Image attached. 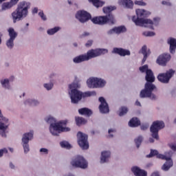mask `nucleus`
<instances>
[{
  "label": "nucleus",
  "mask_w": 176,
  "mask_h": 176,
  "mask_svg": "<svg viewBox=\"0 0 176 176\" xmlns=\"http://www.w3.org/2000/svg\"><path fill=\"white\" fill-rule=\"evenodd\" d=\"M64 176H75V175H74V174L72 173H67V174H65Z\"/></svg>",
  "instance_id": "64"
},
{
  "label": "nucleus",
  "mask_w": 176,
  "mask_h": 176,
  "mask_svg": "<svg viewBox=\"0 0 176 176\" xmlns=\"http://www.w3.org/2000/svg\"><path fill=\"white\" fill-rule=\"evenodd\" d=\"M168 45H170L169 50L171 54H174L175 53L176 50V38H169L167 41Z\"/></svg>",
  "instance_id": "21"
},
{
  "label": "nucleus",
  "mask_w": 176,
  "mask_h": 176,
  "mask_svg": "<svg viewBox=\"0 0 176 176\" xmlns=\"http://www.w3.org/2000/svg\"><path fill=\"white\" fill-rule=\"evenodd\" d=\"M31 8V4L26 1L20 2L16 10L11 13V19L12 23L16 24L17 21H21L23 19L28 17L29 14L28 10Z\"/></svg>",
  "instance_id": "4"
},
{
  "label": "nucleus",
  "mask_w": 176,
  "mask_h": 176,
  "mask_svg": "<svg viewBox=\"0 0 176 176\" xmlns=\"http://www.w3.org/2000/svg\"><path fill=\"white\" fill-rule=\"evenodd\" d=\"M97 96L96 91H87L86 92H82V98L86 97H94Z\"/></svg>",
  "instance_id": "35"
},
{
  "label": "nucleus",
  "mask_w": 176,
  "mask_h": 176,
  "mask_svg": "<svg viewBox=\"0 0 176 176\" xmlns=\"http://www.w3.org/2000/svg\"><path fill=\"white\" fill-rule=\"evenodd\" d=\"M170 60H171V55H170V54H163L159 56L156 63L157 64H159V65L166 67L167 63H168Z\"/></svg>",
  "instance_id": "15"
},
{
  "label": "nucleus",
  "mask_w": 176,
  "mask_h": 176,
  "mask_svg": "<svg viewBox=\"0 0 176 176\" xmlns=\"http://www.w3.org/2000/svg\"><path fill=\"white\" fill-rule=\"evenodd\" d=\"M91 21L94 24H98V25H105L107 23H109V24H114L116 23L115 16L112 14H109V16H96L93 18Z\"/></svg>",
  "instance_id": "9"
},
{
  "label": "nucleus",
  "mask_w": 176,
  "mask_h": 176,
  "mask_svg": "<svg viewBox=\"0 0 176 176\" xmlns=\"http://www.w3.org/2000/svg\"><path fill=\"white\" fill-rule=\"evenodd\" d=\"M112 53L114 54H118V56H120L121 57H126V56L131 55L130 50L122 47H114Z\"/></svg>",
  "instance_id": "17"
},
{
  "label": "nucleus",
  "mask_w": 176,
  "mask_h": 176,
  "mask_svg": "<svg viewBox=\"0 0 176 176\" xmlns=\"http://www.w3.org/2000/svg\"><path fill=\"white\" fill-rule=\"evenodd\" d=\"M135 105H137L138 107H141V102H140V101L138 100H136Z\"/></svg>",
  "instance_id": "62"
},
{
  "label": "nucleus",
  "mask_w": 176,
  "mask_h": 176,
  "mask_svg": "<svg viewBox=\"0 0 176 176\" xmlns=\"http://www.w3.org/2000/svg\"><path fill=\"white\" fill-rule=\"evenodd\" d=\"M72 167L86 170L89 167V162L82 155L74 156L70 162Z\"/></svg>",
  "instance_id": "8"
},
{
  "label": "nucleus",
  "mask_w": 176,
  "mask_h": 176,
  "mask_svg": "<svg viewBox=\"0 0 176 176\" xmlns=\"http://www.w3.org/2000/svg\"><path fill=\"white\" fill-rule=\"evenodd\" d=\"M171 156H173V151H171L166 152L164 154H157V159L166 160V162L162 166V170H163V171H168L170 167L173 166L174 163L173 162V159H171Z\"/></svg>",
  "instance_id": "7"
},
{
  "label": "nucleus",
  "mask_w": 176,
  "mask_h": 176,
  "mask_svg": "<svg viewBox=\"0 0 176 176\" xmlns=\"http://www.w3.org/2000/svg\"><path fill=\"white\" fill-rule=\"evenodd\" d=\"M78 113H80V115H85V116H91L93 112L87 108H82L78 110Z\"/></svg>",
  "instance_id": "30"
},
{
  "label": "nucleus",
  "mask_w": 176,
  "mask_h": 176,
  "mask_svg": "<svg viewBox=\"0 0 176 176\" xmlns=\"http://www.w3.org/2000/svg\"><path fill=\"white\" fill-rule=\"evenodd\" d=\"M107 86V80L104 78L96 77V89H102Z\"/></svg>",
  "instance_id": "26"
},
{
  "label": "nucleus",
  "mask_w": 176,
  "mask_h": 176,
  "mask_svg": "<svg viewBox=\"0 0 176 176\" xmlns=\"http://www.w3.org/2000/svg\"><path fill=\"white\" fill-rule=\"evenodd\" d=\"M10 1L14 5H17V3L19 2V0H10Z\"/></svg>",
  "instance_id": "60"
},
{
  "label": "nucleus",
  "mask_w": 176,
  "mask_h": 176,
  "mask_svg": "<svg viewBox=\"0 0 176 176\" xmlns=\"http://www.w3.org/2000/svg\"><path fill=\"white\" fill-rule=\"evenodd\" d=\"M10 126V121L9 118L3 116L2 111L0 109V137H2V138H6L8 137Z\"/></svg>",
  "instance_id": "6"
},
{
  "label": "nucleus",
  "mask_w": 176,
  "mask_h": 176,
  "mask_svg": "<svg viewBox=\"0 0 176 176\" xmlns=\"http://www.w3.org/2000/svg\"><path fill=\"white\" fill-rule=\"evenodd\" d=\"M38 16L43 21H46L47 20V18L46 17V15H45V14L43 13V11H41L38 13Z\"/></svg>",
  "instance_id": "49"
},
{
  "label": "nucleus",
  "mask_w": 176,
  "mask_h": 176,
  "mask_svg": "<svg viewBox=\"0 0 176 176\" xmlns=\"http://www.w3.org/2000/svg\"><path fill=\"white\" fill-rule=\"evenodd\" d=\"M136 16L132 17V21L134 22L135 25L139 27H145L153 30L154 27H156L160 21V18L155 17L153 21L149 19H145V17H149L151 16V12L144 9H137L135 10Z\"/></svg>",
  "instance_id": "2"
},
{
  "label": "nucleus",
  "mask_w": 176,
  "mask_h": 176,
  "mask_svg": "<svg viewBox=\"0 0 176 176\" xmlns=\"http://www.w3.org/2000/svg\"><path fill=\"white\" fill-rule=\"evenodd\" d=\"M60 146H61V148H63L65 149H72V145L66 140L60 142Z\"/></svg>",
  "instance_id": "34"
},
{
  "label": "nucleus",
  "mask_w": 176,
  "mask_h": 176,
  "mask_svg": "<svg viewBox=\"0 0 176 176\" xmlns=\"http://www.w3.org/2000/svg\"><path fill=\"white\" fill-rule=\"evenodd\" d=\"M1 83L2 85V87L4 89H6L7 90H10V82H9V79L6 78L1 80Z\"/></svg>",
  "instance_id": "33"
},
{
  "label": "nucleus",
  "mask_w": 176,
  "mask_h": 176,
  "mask_svg": "<svg viewBox=\"0 0 176 176\" xmlns=\"http://www.w3.org/2000/svg\"><path fill=\"white\" fill-rule=\"evenodd\" d=\"M8 31L10 36L9 39H12L14 41L16 38H17V32H16L13 28H10Z\"/></svg>",
  "instance_id": "31"
},
{
  "label": "nucleus",
  "mask_w": 176,
  "mask_h": 176,
  "mask_svg": "<svg viewBox=\"0 0 176 176\" xmlns=\"http://www.w3.org/2000/svg\"><path fill=\"white\" fill-rule=\"evenodd\" d=\"M115 131H116V130L113 129H109V134L110 137H113V135L112 134V133H115Z\"/></svg>",
  "instance_id": "55"
},
{
  "label": "nucleus",
  "mask_w": 176,
  "mask_h": 176,
  "mask_svg": "<svg viewBox=\"0 0 176 176\" xmlns=\"http://www.w3.org/2000/svg\"><path fill=\"white\" fill-rule=\"evenodd\" d=\"M6 46L8 49H13L14 46V40L12 38H9L6 41Z\"/></svg>",
  "instance_id": "43"
},
{
  "label": "nucleus",
  "mask_w": 176,
  "mask_h": 176,
  "mask_svg": "<svg viewBox=\"0 0 176 176\" xmlns=\"http://www.w3.org/2000/svg\"><path fill=\"white\" fill-rule=\"evenodd\" d=\"M142 54H143L144 58L142 59V63H145L146 61V59L148 58V57H149V56H151V50H149V48H148V47H146V45H144L142 47Z\"/></svg>",
  "instance_id": "23"
},
{
  "label": "nucleus",
  "mask_w": 176,
  "mask_h": 176,
  "mask_svg": "<svg viewBox=\"0 0 176 176\" xmlns=\"http://www.w3.org/2000/svg\"><path fill=\"white\" fill-rule=\"evenodd\" d=\"M116 6H107L103 8V12L108 14V13H111V12L116 10Z\"/></svg>",
  "instance_id": "40"
},
{
  "label": "nucleus",
  "mask_w": 176,
  "mask_h": 176,
  "mask_svg": "<svg viewBox=\"0 0 176 176\" xmlns=\"http://www.w3.org/2000/svg\"><path fill=\"white\" fill-rule=\"evenodd\" d=\"M143 140L144 138L142 135H139L135 139V143L136 144L137 148H140Z\"/></svg>",
  "instance_id": "41"
},
{
  "label": "nucleus",
  "mask_w": 176,
  "mask_h": 176,
  "mask_svg": "<svg viewBox=\"0 0 176 176\" xmlns=\"http://www.w3.org/2000/svg\"><path fill=\"white\" fill-rule=\"evenodd\" d=\"M21 146H23V152L25 155H27L30 153V151H31V148H30V143H21Z\"/></svg>",
  "instance_id": "39"
},
{
  "label": "nucleus",
  "mask_w": 176,
  "mask_h": 176,
  "mask_svg": "<svg viewBox=\"0 0 176 176\" xmlns=\"http://www.w3.org/2000/svg\"><path fill=\"white\" fill-rule=\"evenodd\" d=\"M89 2H91L93 3L94 6L96 8H101L105 5V2L101 1L100 0H88Z\"/></svg>",
  "instance_id": "32"
},
{
  "label": "nucleus",
  "mask_w": 176,
  "mask_h": 176,
  "mask_svg": "<svg viewBox=\"0 0 176 176\" xmlns=\"http://www.w3.org/2000/svg\"><path fill=\"white\" fill-rule=\"evenodd\" d=\"M43 87H45V89H46V90H52V89H53V84L52 83H45L43 85Z\"/></svg>",
  "instance_id": "48"
},
{
  "label": "nucleus",
  "mask_w": 176,
  "mask_h": 176,
  "mask_svg": "<svg viewBox=\"0 0 176 176\" xmlns=\"http://www.w3.org/2000/svg\"><path fill=\"white\" fill-rule=\"evenodd\" d=\"M44 120L50 124V133L55 137L60 135L61 133H68L71 130V128L65 126L68 124V120H62L57 122L54 117L48 116L45 118Z\"/></svg>",
  "instance_id": "3"
},
{
  "label": "nucleus",
  "mask_w": 176,
  "mask_h": 176,
  "mask_svg": "<svg viewBox=\"0 0 176 176\" xmlns=\"http://www.w3.org/2000/svg\"><path fill=\"white\" fill-rule=\"evenodd\" d=\"M164 126L165 124L163 121L157 120L153 122L150 128L153 138L159 140V131L164 129Z\"/></svg>",
  "instance_id": "10"
},
{
  "label": "nucleus",
  "mask_w": 176,
  "mask_h": 176,
  "mask_svg": "<svg viewBox=\"0 0 176 176\" xmlns=\"http://www.w3.org/2000/svg\"><path fill=\"white\" fill-rule=\"evenodd\" d=\"M107 35H113V34H116L115 28L107 31Z\"/></svg>",
  "instance_id": "52"
},
{
  "label": "nucleus",
  "mask_w": 176,
  "mask_h": 176,
  "mask_svg": "<svg viewBox=\"0 0 176 176\" xmlns=\"http://www.w3.org/2000/svg\"><path fill=\"white\" fill-rule=\"evenodd\" d=\"M25 105H31L32 107H36L39 105V100L34 98H29L25 100Z\"/></svg>",
  "instance_id": "27"
},
{
  "label": "nucleus",
  "mask_w": 176,
  "mask_h": 176,
  "mask_svg": "<svg viewBox=\"0 0 176 176\" xmlns=\"http://www.w3.org/2000/svg\"><path fill=\"white\" fill-rule=\"evenodd\" d=\"M168 146H169L172 151H176V142L168 143Z\"/></svg>",
  "instance_id": "47"
},
{
  "label": "nucleus",
  "mask_w": 176,
  "mask_h": 176,
  "mask_svg": "<svg viewBox=\"0 0 176 176\" xmlns=\"http://www.w3.org/2000/svg\"><path fill=\"white\" fill-rule=\"evenodd\" d=\"M34 139V131H30L23 134L21 138L22 144H30V142Z\"/></svg>",
  "instance_id": "18"
},
{
  "label": "nucleus",
  "mask_w": 176,
  "mask_h": 176,
  "mask_svg": "<svg viewBox=\"0 0 176 176\" xmlns=\"http://www.w3.org/2000/svg\"><path fill=\"white\" fill-rule=\"evenodd\" d=\"M140 72H146V82L144 85V89L140 91V98H150V100H156V95L153 91L156 90V86L153 85L155 82V76L153 72L148 67V65H144L140 67Z\"/></svg>",
  "instance_id": "1"
},
{
  "label": "nucleus",
  "mask_w": 176,
  "mask_h": 176,
  "mask_svg": "<svg viewBox=\"0 0 176 176\" xmlns=\"http://www.w3.org/2000/svg\"><path fill=\"white\" fill-rule=\"evenodd\" d=\"M119 3L126 9H133V6H134V3L131 0H119Z\"/></svg>",
  "instance_id": "25"
},
{
  "label": "nucleus",
  "mask_w": 176,
  "mask_h": 176,
  "mask_svg": "<svg viewBox=\"0 0 176 176\" xmlns=\"http://www.w3.org/2000/svg\"><path fill=\"white\" fill-rule=\"evenodd\" d=\"M15 6L10 1L3 3L1 5V12H5L6 10H9Z\"/></svg>",
  "instance_id": "28"
},
{
  "label": "nucleus",
  "mask_w": 176,
  "mask_h": 176,
  "mask_svg": "<svg viewBox=\"0 0 176 176\" xmlns=\"http://www.w3.org/2000/svg\"><path fill=\"white\" fill-rule=\"evenodd\" d=\"M175 72L173 69H169L166 73H161L157 76V79L161 83H168Z\"/></svg>",
  "instance_id": "13"
},
{
  "label": "nucleus",
  "mask_w": 176,
  "mask_h": 176,
  "mask_svg": "<svg viewBox=\"0 0 176 176\" xmlns=\"http://www.w3.org/2000/svg\"><path fill=\"white\" fill-rule=\"evenodd\" d=\"M148 142H151V143H153V142H155V140H153V138H150L149 140H148Z\"/></svg>",
  "instance_id": "63"
},
{
  "label": "nucleus",
  "mask_w": 176,
  "mask_h": 176,
  "mask_svg": "<svg viewBox=\"0 0 176 176\" xmlns=\"http://www.w3.org/2000/svg\"><path fill=\"white\" fill-rule=\"evenodd\" d=\"M108 53V50L105 48H97L95 50H89L85 56L87 57V60H91V58H96V57H100V56H102V54H107Z\"/></svg>",
  "instance_id": "11"
},
{
  "label": "nucleus",
  "mask_w": 176,
  "mask_h": 176,
  "mask_svg": "<svg viewBox=\"0 0 176 176\" xmlns=\"http://www.w3.org/2000/svg\"><path fill=\"white\" fill-rule=\"evenodd\" d=\"M114 28L116 30V34L118 35L123 34V32H126V31H127V29H126V27L124 26L115 27Z\"/></svg>",
  "instance_id": "38"
},
{
  "label": "nucleus",
  "mask_w": 176,
  "mask_h": 176,
  "mask_svg": "<svg viewBox=\"0 0 176 176\" xmlns=\"http://www.w3.org/2000/svg\"><path fill=\"white\" fill-rule=\"evenodd\" d=\"M85 61H88L86 54L77 56L73 58L74 64H80V63H85Z\"/></svg>",
  "instance_id": "24"
},
{
  "label": "nucleus",
  "mask_w": 176,
  "mask_h": 176,
  "mask_svg": "<svg viewBox=\"0 0 176 176\" xmlns=\"http://www.w3.org/2000/svg\"><path fill=\"white\" fill-rule=\"evenodd\" d=\"M162 5H164L165 6H170L171 5V3H170V1H163L162 2Z\"/></svg>",
  "instance_id": "54"
},
{
  "label": "nucleus",
  "mask_w": 176,
  "mask_h": 176,
  "mask_svg": "<svg viewBox=\"0 0 176 176\" xmlns=\"http://www.w3.org/2000/svg\"><path fill=\"white\" fill-rule=\"evenodd\" d=\"M129 112V109L126 107H122L120 109L118 115L119 116H124Z\"/></svg>",
  "instance_id": "42"
},
{
  "label": "nucleus",
  "mask_w": 176,
  "mask_h": 176,
  "mask_svg": "<svg viewBox=\"0 0 176 176\" xmlns=\"http://www.w3.org/2000/svg\"><path fill=\"white\" fill-rule=\"evenodd\" d=\"M99 101L100 102V104L99 105V111L100 113H109V106L108 105L107 100H105V98H104V97H100L99 98Z\"/></svg>",
  "instance_id": "16"
},
{
  "label": "nucleus",
  "mask_w": 176,
  "mask_h": 176,
  "mask_svg": "<svg viewBox=\"0 0 176 176\" xmlns=\"http://www.w3.org/2000/svg\"><path fill=\"white\" fill-rule=\"evenodd\" d=\"M5 153H8V148H3L0 149V158L2 157Z\"/></svg>",
  "instance_id": "51"
},
{
  "label": "nucleus",
  "mask_w": 176,
  "mask_h": 176,
  "mask_svg": "<svg viewBox=\"0 0 176 176\" xmlns=\"http://www.w3.org/2000/svg\"><path fill=\"white\" fill-rule=\"evenodd\" d=\"M111 157V151H103L101 153L100 156V163H107Z\"/></svg>",
  "instance_id": "22"
},
{
  "label": "nucleus",
  "mask_w": 176,
  "mask_h": 176,
  "mask_svg": "<svg viewBox=\"0 0 176 176\" xmlns=\"http://www.w3.org/2000/svg\"><path fill=\"white\" fill-rule=\"evenodd\" d=\"M135 5H138L139 6H146V3L142 1H135Z\"/></svg>",
  "instance_id": "50"
},
{
  "label": "nucleus",
  "mask_w": 176,
  "mask_h": 176,
  "mask_svg": "<svg viewBox=\"0 0 176 176\" xmlns=\"http://www.w3.org/2000/svg\"><path fill=\"white\" fill-rule=\"evenodd\" d=\"M78 89H80L79 82H74L69 85L68 94L72 104H78L83 98V92Z\"/></svg>",
  "instance_id": "5"
},
{
  "label": "nucleus",
  "mask_w": 176,
  "mask_h": 176,
  "mask_svg": "<svg viewBox=\"0 0 176 176\" xmlns=\"http://www.w3.org/2000/svg\"><path fill=\"white\" fill-rule=\"evenodd\" d=\"M159 155V151L156 150H151L149 155H146V157H153V156H157Z\"/></svg>",
  "instance_id": "44"
},
{
  "label": "nucleus",
  "mask_w": 176,
  "mask_h": 176,
  "mask_svg": "<svg viewBox=\"0 0 176 176\" xmlns=\"http://www.w3.org/2000/svg\"><path fill=\"white\" fill-rule=\"evenodd\" d=\"M76 19L80 21V23H87L90 19H91V15L85 10H79L76 14Z\"/></svg>",
  "instance_id": "14"
},
{
  "label": "nucleus",
  "mask_w": 176,
  "mask_h": 176,
  "mask_svg": "<svg viewBox=\"0 0 176 176\" xmlns=\"http://www.w3.org/2000/svg\"><path fill=\"white\" fill-rule=\"evenodd\" d=\"M151 176H160V173L158 171H154Z\"/></svg>",
  "instance_id": "57"
},
{
  "label": "nucleus",
  "mask_w": 176,
  "mask_h": 176,
  "mask_svg": "<svg viewBox=\"0 0 176 176\" xmlns=\"http://www.w3.org/2000/svg\"><path fill=\"white\" fill-rule=\"evenodd\" d=\"M39 152H40L41 155H49V149H47L46 148H40Z\"/></svg>",
  "instance_id": "45"
},
{
  "label": "nucleus",
  "mask_w": 176,
  "mask_h": 176,
  "mask_svg": "<svg viewBox=\"0 0 176 176\" xmlns=\"http://www.w3.org/2000/svg\"><path fill=\"white\" fill-rule=\"evenodd\" d=\"M76 123L77 126H82V124H86L87 121L82 117H76Z\"/></svg>",
  "instance_id": "36"
},
{
  "label": "nucleus",
  "mask_w": 176,
  "mask_h": 176,
  "mask_svg": "<svg viewBox=\"0 0 176 176\" xmlns=\"http://www.w3.org/2000/svg\"><path fill=\"white\" fill-rule=\"evenodd\" d=\"M10 168H12V170H14V168H16V166H15L14 164H10Z\"/></svg>",
  "instance_id": "61"
},
{
  "label": "nucleus",
  "mask_w": 176,
  "mask_h": 176,
  "mask_svg": "<svg viewBox=\"0 0 176 176\" xmlns=\"http://www.w3.org/2000/svg\"><path fill=\"white\" fill-rule=\"evenodd\" d=\"M88 136L86 133L78 132L77 141L80 148L83 150H87L89 148V142L87 141Z\"/></svg>",
  "instance_id": "12"
},
{
  "label": "nucleus",
  "mask_w": 176,
  "mask_h": 176,
  "mask_svg": "<svg viewBox=\"0 0 176 176\" xmlns=\"http://www.w3.org/2000/svg\"><path fill=\"white\" fill-rule=\"evenodd\" d=\"M61 30V28L60 27H55L54 28H51L47 30V34L48 35H54V34H56V32H58Z\"/></svg>",
  "instance_id": "37"
},
{
  "label": "nucleus",
  "mask_w": 176,
  "mask_h": 176,
  "mask_svg": "<svg viewBox=\"0 0 176 176\" xmlns=\"http://www.w3.org/2000/svg\"><path fill=\"white\" fill-rule=\"evenodd\" d=\"M131 171L135 176H147L148 175V173L146 170L141 169L138 166L132 167Z\"/></svg>",
  "instance_id": "19"
},
{
  "label": "nucleus",
  "mask_w": 176,
  "mask_h": 176,
  "mask_svg": "<svg viewBox=\"0 0 176 176\" xmlns=\"http://www.w3.org/2000/svg\"><path fill=\"white\" fill-rule=\"evenodd\" d=\"M32 13H33V14H35L36 13H38V8H34L32 10Z\"/></svg>",
  "instance_id": "59"
},
{
  "label": "nucleus",
  "mask_w": 176,
  "mask_h": 176,
  "mask_svg": "<svg viewBox=\"0 0 176 176\" xmlns=\"http://www.w3.org/2000/svg\"><path fill=\"white\" fill-rule=\"evenodd\" d=\"M142 35H144V36H155V35H156V34L155 33V32H144L142 33Z\"/></svg>",
  "instance_id": "46"
},
{
  "label": "nucleus",
  "mask_w": 176,
  "mask_h": 176,
  "mask_svg": "<svg viewBox=\"0 0 176 176\" xmlns=\"http://www.w3.org/2000/svg\"><path fill=\"white\" fill-rule=\"evenodd\" d=\"M146 129H148V125L147 124L141 125V129L142 130H146Z\"/></svg>",
  "instance_id": "58"
},
{
  "label": "nucleus",
  "mask_w": 176,
  "mask_h": 176,
  "mask_svg": "<svg viewBox=\"0 0 176 176\" xmlns=\"http://www.w3.org/2000/svg\"><path fill=\"white\" fill-rule=\"evenodd\" d=\"M91 45H93V41H92V40H89V41H88L85 43L86 47H90V46H91Z\"/></svg>",
  "instance_id": "53"
},
{
  "label": "nucleus",
  "mask_w": 176,
  "mask_h": 176,
  "mask_svg": "<svg viewBox=\"0 0 176 176\" xmlns=\"http://www.w3.org/2000/svg\"><path fill=\"white\" fill-rule=\"evenodd\" d=\"M141 124V122L137 118H133L129 122V127H138Z\"/></svg>",
  "instance_id": "29"
},
{
  "label": "nucleus",
  "mask_w": 176,
  "mask_h": 176,
  "mask_svg": "<svg viewBox=\"0 0 176 176\" xmlns=\"http://www.w3.org/2000/svg\"><path fill=\"white\" fill-rule=\"evenodd\" d=\"M87 86L89 89H96L97 77H90L87 80Z\"/></svg>",
  "instance_id": "20"
},
{
  "label": "nucleus",
  "mask_w": 176,
  "mask_h": 176,
  "mask_svg": "<svg viewBox=\"0 0 176 176\" xmlns=\"http://www.w3.org/2000/svg\"><path fill=\"white\" fill-rule=\"evenodd\" d=\"M89 35H90V33L87 32H85L84 33H82L81 35H80V37L81 38H85L86 36H89Z\"/></svg>",
  "instance_id": "56"
}]
</instances>
